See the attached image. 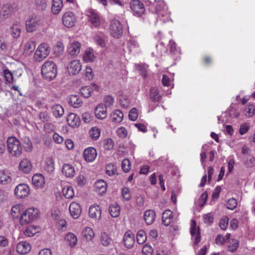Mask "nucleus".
<instances>
[{
	"instance_id": "4",
	"label": "nucleus",
	"mask_w": 255,
	"mask_h": 255,
	"mask_svg": "<svg viewBox=\"0 0 255 255\" xmlns=\"http://www.w3.org/2000/svg\"><path fill=\"white\" fill-rule=\"evenodd\" d=\"M50 49L46 43L40 44L35 50L34 59L35 61L41 62L46 58L49 54Z\"/></svg>"
},
{
	"instance_id": "44",
	"label": "nucleus",
	"mask_w": 255,
	"mask_h": 255,
	"mask_svg": "<svg viewBox=\"0 0 255 255\" xmlns=\"http://www.w3.org/2000/svg\"><path fill=\"white\" fill-rule=\"evenodd\" d=\"M36 43L32 40H28L24 45L23 49L26 53H31L35 49Z\"/></svg>"
},
{
	"instance_id": "59",
	"label": "nucleus",
	"mask_w": 255,
	"mask_h": 255,
	"mask_svg": "<svg viewBox=\"0 0 255 255\" xmlns=\"http://www.w3.org/2000/svg\"><path fill=\"white\" fill-rule=\"evenodd\" d=\"M129 118L132 121H135L138 117L137 109L133 108L130 110L128 115Z\"/></svg>"
},
{
	"instance_id": "33",
	"label": "nucleus",
	"mask_w": 255,
	"mask_h": 255,
	"mask_svg": "<svg viewBox=\"0 0 255 255\" xmlns=\"http://www.w3.org/2000/svg\"><path fill=\"white\" fill-rule=\"evenodd\" d=\"M52 113L56 118L62 117L64 113L63 108L59 104H55L51 107Z\"/></svg>"
},
{
	"instance_id": "23",
	"label": "nucleus",
	"mask_w": 255,
	"mask_h": 255,
	"mask_svg": "<svg viewBox=\"0 0 255 255\" xmlns=\"http://www.w3.org/2000/svg\"><path fill=\"white\" fill-rule=\"evenodd\" d=\"M12 181L11 173L8 171L0 170V184L6 185Z\"/></svg>"
},
{
	"instance_id": "57",
	"label": "nucleus",
	"mask_w": 255,
	"mask_h": 255,
	"mask_svg": "<svg viewBox=\"0 0 255 255\" xmlns=\"http://www.w3.org/2000/svg\"><path fill=\"white\" fill-rule=\"evenodd\" d=\"M117 133L121 138H125L128 135V131L124 127H121L117 128Z\"/></svg>"
},
{
	"instance_id": "9",
	"label": "nucleus",
	"mask_w": 255,
	"mask_h": 255,
	"mask_svg": "<svg viewBox=\"0 0 255 255\" xmlns=\"http://www.w3.org/2000/svg\"><path fill=\"white\" fill-rule=\"evenodd\" d=\"M190 233L193 238L194 245H197L201 241L199 227L197 226L195 220H191Z\"/></svg>"
},
{
	"instance_id": "31",
	"label": "nucleus",
	"mask_w": 255,
	"mask_h": 255,
	"mask_svg": "<svg viewBox=\"0 0 255 255\" xmlns=\"http://www.w3.org/2000/svg\"><path fill=\"white\" fill-rule=\"evenodd\" d=\"M172 213L169 210H165L162 214V223L166 226H169L172 221Z\"/></svg>"
},
{
	"instance_id": "2",
	"label": "nucleus",
	"mask_w": 255,
	"mask_h": 255,
	"mask_svg": "<svg viewBox=\"0 0 255 255\" xmlns=\"http://www.w3.org/2000/svg\"><path fill=\"white\" fill-rule=\"evenodd\" d=\"M8 151L14 156H19L22 153V147L19 141L15 137H8L6 141Z\"/></svg>"
},
{
	"instance_id": "17",
	"label": "nucleus",
	"mask_w": 255,
	"mask_h": 255,
	"mask_svg": "<svg viewBox=\"0 0 255 255\" xmlns=\"http://www.w3.org/2000/svg\"><path fill=\"white\" fill-rule=\"evenodd\" d=\"M69 212L74 219H77L81 213V209L80 205L75 202H72L69 206Z\"/></svg>"
},
{
	"instance_id": "37",
	"label": "nucleus",
	"mask_w": 255,
	"mask_h": 255,
	"mask_svg": "<svg viewBox=\"0 0 255 255\" xmlns=\"http://www.w3.org/2000/svg\"><path fill=\"white\" fill-rule=\"evenodd\" d=\"M45 169L49 173H52L55 169L54 160L53 158L49 157L46 159Z\"/></svg>"
},
{
	"instance_id": "54",
	"label": "nucleus",
	"mask_w": 255,
	"mask_h": 255,
	"mask_svg": "<svg viewBox=\"0 0 255 255\" xmlns=\"http://www.w3.org/2000/svg\"><path fill=\"white\" fill-rule=\"evenodd\" d=\"M3 75L5 80L9 83H13L14 79L12 73L8 69L4 70Z\"/></svg>"
},
{
	"instance_id": "7",
	"label": "nucleus",
	"mask_w": 255,
	"mask_h": 255,
	"mask_svg": "<svg viewBox=\"0 0 255 255\" xmlns=\"http://www.w3.org/2000/svg\"><path fill=\"white\" fill-rule=\"evenodd\" d=\"M110 31L111 34L116 38H119L123 33V26L117 19H113L111 23Z\"/></svg>"
},
{
	"instance_id": "24",
	"label": "nucleus",
	"mask_w": 255,
	"mask_h": 255,
	"mask_svg": "<svg viewBox=\"0 0 255 255\" xmlns=\"http://www.w3.org/2000/svg\"><path fill=\"white\" fill-rule=\"evenodd\" d=\"M67 121L69 126L72 127L79 126L81 122L79 117L73 113L69 114L67 118Z\"/></svg>"
},
{
	"instance_id": "14",
	"label": "nucleus",
	"mask_w": 255,
	"mask_h": 255,
	"mask_svg": "<svg viewBox=\"0 0 255 255\" xmlns=\"http://www.w3.org/2000/svg\"><path fill=\"white\" fill-rule=\"evenodd\" d=\"M89 21L95 27L99 26L101 24V17L98 13L94 9L88 11Z\"/></svg>"
},
{
	"instance_id": "52",
	"label": "nucleus",
	"mask_w": 255,
	"mask_h": 255,
	"mask_svg": "<svg viewBox=\"0 0 255 255\" xmlns=\"http://www.w3.org/2000/svg\"><path fill=\"white\" fill-rule=\"evenodd\" d=\"M89 133L90 136L95 140L97 139L100 136L101 131L99 128L97 127H93L92 128L90 131Z\"/></svg>"
},
{
	"instance_id": "1",
	"label": "nucleus",
	"mask_w": 255,
	"mask_h": 255,
	"mask_svg": "<svg viewBox=\"0 0 255 255\" xmlns=\"http://www.w3.org/2000/svg\"><path fill=\"white\" fill-rule=\"evenodd\" d=\"M56 65L52 61H45L41 67V73L43 78L50 81L55 78L57 75Z\"/></svg>"
},
{
	"instance_id": "16",
	"label": "nucleus",
	"mask_w": 255,
	"mask_h": 255,
	"mask_svg": "<svg viewBox=\"0 0 255 255\" xmlns=\"http://www.w3.org/2000/svg\"><path fill=\"white\" fill-rule=\"evenodd\" d=\"M84 157L87 162H92L97 157L96 150L92 147H89L85 149Z\"/></svg>"
},
{
	"instance_id": "19",
	"label": "nucleus",
	"mask_w": 255,
	"mask_h": 255,
	"mask_svg": "<svg viewBox=\"0 0 255 255\" xmlns=\"http://www.w3.org/2000/svg\"><path fill=\"white\" fill-rule=\"evenodd\" d=\"M107 108L103 104H100L95 109V113L96 117L99 119H104L107 116Z\"/></svg>"
},
{
	"instance_id": "49",
	"label": "nucleus",
	"mask_w": 255,
	"mask_h": 255,
	"mask_svg": "<svg viewBox=\"0 0 255 255\" xmlns=\"http://www.w3.org/2000/svg\"><path fill=\"white\" fill-rule=\"evenodd\" d=\"M92 88L91 86H86L82 87L80 89V93L82 96L85 98H88L91 96Z\"/></svg>"
},
{
	"instance_id": "40",
	"label": "nucleus",
	"mask_w": 255,
	"mask_h": 255,
	"mask_svg": "<svg viewBox=\"0 0 255 255\" xmlns=\"http://www.w3.org/2000/svg\"><path fill=\"white\" fill-rule=\"evenodd\" d=\"M35 5L38 10L43 11L47 7V0H35Z\"/></svg>"
},
{
	"instance_id": "25",
	"label": "nucleus",
	"mask_w": 255,
	"mask_h": 255,
	"mask_svg": "<svg viewBox=\"0 0 255 255\" xmlns=\"http://www.w3.org/2000/svg\"><path fill=\"white\" fill-rule=\"evenodd\" d=\"M94 188L96 192L102 195L107 191V183L104 180H99L95 182Z\"/></svg>"
},
{
	"instance_id": "20",
	"label": "nucleus",
	"mask_w": 255,
	"mask_h": 255,
	"mask_svg": "<svg viewBox=\"0 0 255 255\" xmlns=\"http://www.w3.org/2000/svg\"><path fill=\"white\" fill-rule=\"evenodd\" d=\"M81 43L78 41L72 42L68 48V52L71 56L77 55L81 50Z\"/></svg>"
},
{
	"instance_id": "28",
	"label": "nucleus",
	"mask_w": 255,
	"mask_h": 255,
	"mask_svg": "<svg viewBox=\"0 0 255 255\" xmlns=\"http://www.w3.org/2000/svg\"><path fill=\"white\" fill-rule=\"evenodd\" d=\"M62 172L66 177L71 178L75 174V169L71 164H65L63 166Z\"/></svg>"
},
{
	"instance_id": "42",
	"label": "nucleus",
	"mask_w": 255,
	"mask_h": 255,
	"mask_svg": "<svg viewBox=\"0 0 255 255\" xmlns=\"http://www.w3.org/2000/svg\"><path fill=\"white\" fill-rule=\"evenodd\" d=\"M63 193L65 198L71 199L73 197L74 192L73 188L70 186H65L63 188Z\"/></svg>"
},
{
	"instance_id": "38",
	"label": "nucleus",
	"mask_w": 255,
	"mask_h": 255,
	"mask_svg": "<svg viewBox=\"0 0 255 255\" xmlns=\"http://www.w3.org/2000/svg\"><path fill=\"white\" fill-rule=\"evenodd\" d=\"M109 213L113 218L118 217L120 213V207L117 204L111 205L109 207Z\"/></svg>"
},
{
	"instance_id": "62",
	"label": "nucleus",
	"mask_w": 255,
	"mask_h": 255,
	"mask_svg": "<svg viewBox=\"0 0 255 255\" xmlns=\"http://www.w3.org/2000/svg\"><path fill=\"white\" fill-rule=\"evenodd\" d=\"M237 206V200L232 198L230 199L227 202V208L230 210H234L236 208Z\"/></svg>"
},
{
	"instance_id": "26",
	"label": "nucleus",
	"mask_w": 255,
	"mask_h": 255,
	"mask_svg": "<svg viewBox=\"0 0 255 255\" xmlns=\"http://www.w3.org/2000/svg\"><path fill=\"white\" fill-rule=\"evenodd\" d=\"M96 58V56L93 49L87 48L83 56V59L85 62H93Z\"/></svg>"
},
{
	"instance_id": "43",
	"label": "nucleus",
	"mask_w": 255,
	"mask_h": 255,
	"mask_svg": "<svg viewBox=\"0 0 255 255\" xmlns=\"http://www.w3.org/2000/svg\"><path fill=\"white\" fill-rule=\"evenodd\" d=\"M106 172L110 176L118 174L116 166L112 163H109L106 166Z\"/></svg>"
},
{
	"instance_id": "6",
	"label": "nucleus",
	"mask_w": 255,
	"mask_h": 255,
	"mask_svg": "<svg viewBox=\"0 0 255 255\" xmlns=\"http://www.w3.org/2000/svg\"><path fill=\"white\" fill-rule=\"evenodd\" d=\"M26 29L28 32L35 31L37 28L42 25L40 17L38 16H32L26 21Z\"/></svg>"
},
{
	"instance_id": "10",
	"label": "nucleus",
	"mask_w": 255,
	"mask_h": 255,
	"mask_svg": "<svg viewBox=\"0 0 255 255\" xmlns=\"http://www.w3.org/2000/svg\"><path fill=\"white\" fill-rule=\"evenodd\" d=\"M77 18L73 12L67 11L64 13L62 17L63 24L67 27H71L75 25Z\"/></svg>"
},
{
	"instance_id": "27",
	"label": "nucleus",
	"mask_w": 255,
	"mask_h": 255,
	"mask_svg": "<svg viewBox=\"0 0 255 255\" xmlns=\"http://www.w3.org/2000/svg\"><path fill=\"white\" fill-rule=\"evenodd\" d=\"M32 181L37 188H41L45 184L44 178L41 174H34L32 177Z\"/></svg>"
},
{
	"instance_id": "22",
	"label": "nucleus",
	"mask_w": 255,
	"mask_h": 255,
	"mask_svg": "<svg viewBox=\"0 0 255 255\" xmlns=\"http://www.w3.org/2000/svg\"><path fill=\"white\" fill-rule=\"evenodd\" d=\"M31 247L30 245L26 242H21L17 244L16 250L20 254H26L30 252Z\"/></svg>"
},
{
	"instance_id": "21",
	"label": "nucleus",
	"mask_w": 255,
	"mask_h": 255,
	"mask_svg": "<svg viewBox=\"0 0 255 255\" xmlns=\"http://www.w3.org/2000/svg\"><path fill=\"white\" fill-rule=\"evenodd\" d=\"M19 169L24 173H28L32 170V165L30 161L26 159H23L19 165Z\"/></svg>"
},
{
	"instance_id": "8",
	"label": "nucleus",
	"mask_w": 255,
	"mask_h": 255,
	"mask_svg": "<svg viewBox=\"0 0 255 255\" xmlns=\"http://www.w3.org/2000/svg\"><path fill=\"white\" fill-rule=\"evenodd\" d=\"M130 6L133 14L140 16L145 11L143 4L139 0H131L130 2Z\"/></svg>"
},
{
	"instance_id": "30",
	"label": "nucleus",
	"mask_w": 255,
	"mask_h": 255,
	"mask_svg": "<svg viewBox=\"0 0 255 255\" xmlns=\"http://www.w3.org/2000/svg\"><path fill=\"white\" fill-rule=\"evenodd\" d=\"M144 218L147 225H151L155 219V212L152 210H147L144 212Z\"/></svg>"
},
{
	"instance_id": "11",
	"label": "nucleus",
	"mask_w": 255,
	"mask_h": 255,
	"mask_svg": "<svg viewBox=\"0 0 255 255\" xmlns=\"http://www.w3.org/2000/svg\"><path fill=\"white\" fill-rule=\"evenodd\" d=\"M30 193L29 187L25 184L18 185L14 189V194L18 198L27 197Z\"/></svg>"
},
{
	"instance_id": "15",
	"label": "nucleus",
	"mask_w": 255,
	"mask_h": 255,
	"mask_svg": "<svg viewBox=\"0 0 255 255\" xmlns=\"http://www.w3.org/2000/svg\"><path fill=\"white\" fill-rule=\"evenodd\" d=\"M101 213L102 211L100 206L97 204L91 205L89 209L90 217L95 220H98L101 218Z\"/></svg>"
},
{
	"instance_id": "36",
	"label": "nucleus",
	"mask_w": 255,
	"mask_h": 255,
	"mask_svg": "<svg viewBox=\"0 0 255 255\" xmlns=\"http://www.w3.org/2000/svg\"><path fill=\"white\" fill-rule=\"evenodd\" d=\"M65 240L67 243L72 247L75 246L77 242V238L76 236L71 233H69L66 235Z\"/></svg>"
},
{
	"instance_id": "64",
	"label": "nucleus",
	"mask_w": 255,
	"mask_h": 255,
	"mask_svg": "<svg viewBox=\"0 0 255 255\" xmlns=\"http://www.w3.org/2000/svg\"><path fill=\"white\" fill-rule=\"evenodd\" d=\"M122 196L123 198L126 201H128L130 199L131 195L129 192V189L128 188L124 187L123 188Z\"/></svg>"
},
{
	"instance_id": "58",
	"label": "nucleus",
	"mask_w": 255,
	"mask_h": 255,
	"mask_svg": "<svg viewBox=\"0 0 255 255\" xmlns=\"http://www.w3.org/2000/svg\"><path fill=\"white\" fill-rule=\"evenodd\" d=\"M136 70L139 74L144 77L147 76V67L141 65H137L136 66Z\"/></svg>"
},
{
	"instance_id": "48",
	"label": "nucleus",
	"mask_w": 255,
	"mask_h": 255,
	"mask_svg": "<svg viewBox=\"0 0 255 255\" xmlns=\"http://www.w3.org/2000/svg\"><path fill=\"white\" fill-rule=\"evenodd\" d=\"M64 49V45L63 43L61 42H58L56 45L53 48L54 54L57 56L61 55L63 53Z\"/></svg>"
},
{
	"instance_id": "53",
	"label": "nucleus",
	"mask_w": 255,
	"mask_h": 255,
	"mask_svg": "<svg viewBox=\"0 0 255 255\" xmlns=\"http://www.w3.org/2000/svg\"><path fill=\"white\" fill-rule=\"evenodd\" d=\"M114 102V98L112 96L108 95L105 97L103 104L107 108L113 105Z\"/></svg>"
},
{
	"instance_id": "12",
	"label": "nucleus",
	"mask_w": 255,
	"mask_h": 255,
	"mask_svg": "<svg viewBox=\"0 0 255 255\" xmlns=\"http://www.w3.org/2000/svg\"><path fill=\"white\" fill-rule=\"evenodd\" d=\"M155 10L159 17H168L169 12L167 6L163 1H159L155 4Z\"/></svg>"
},
{
	"instance_id": "35",
	"label": "nucleus",
	"mask_w": 255,
	"mask_h": 255,
	"mask_svg": "<svg viewBox=\"0 0 255 255\" xmlns=\"http://www.w3.org/2000/svg\"><path fill=\"white\" fill-rule=\"evenodd\" d=\"M111 118L113 122L119 123L122 121L124 118V114L119 110H116L112 114Z\"/></svg>"
},
{
	"instance_id": "3",
	"label": "nucleus",
	"mask_w": 255,
	"mask_h": 255,
	"mask_svg": "<svg viewBox=\"0 0 255 255\" xmlns=\"http://www.w3.org/2000/svg\"><path fill=\"white\" fill-rule=\"evenodd\" d=\"M38 210L36 208H29L26 209L21 215L20 223L21 225H25L37 218Z\"/></svg>"
},
{
	"instance_id": "56",
	"label": "nucleus",
	"mask_w": 255,
	"mask_h": 255,
	"mask_svg": "<svg viewBox=\"0 0 255 255\" xmlns=\"http://www.w3.org/2000/svg\"><path fill=\"white\" fill-rule=\"evenodd\" d=\"M128 48L129 51H134L139 47V44L135 40H130L128 42Z\"/></svg>"
},
{
	"instance_id": "41",
	"label": "nucleus",
	"mask_w": 255,
	"mask_h": 255,
	"mask_svg": "<svg viewBox=\"0 0 255 255\" xmlns=\"http://www.w3.org/2000/svg\"><path fill=\"white\" fill-rule=\"evenodd\" d=\"M83 235L88 241H92L95 236L94 231L89 227H86L83 230Z\"/></svg>"
},
{
	"instance_id": "45",
	"label": "nucleus",
	"mask_w": 255,
	"mask_h": 255,
	"mask_svg": "<svg viewBox=\"0 0 255 255\" xmlns=\"http://www.w3.org/2000/svg\"><path fill=\"white\" fill-rule=\"evenodd\" d=\"M39 229L37 227L30 226L28 227L24 232V234L26 237H32L38 233Z\"/></svg>"
},
{
	"instance_id": "18",
	"label": "nucleus",
	"mask_w": 255,
	"mask_h": 255,
	"mask_svg": "<svg viewBox=\"0 0 255 255\" xmlns=\"http://www.w3.org/2000/svg\"><path fill=\"white\" fill-rule=\"evenodd\" d=\"M123 241L127 248H131L135 242L134 234L130 231L127 232L124 237Z\"/></svg>"
},
{
	"instance_id": "34",
	"label": "nucleus",
	"mask_w": 255,
	"mask_h": 255,
	"mask_svg": "<svg viewBox=\"0 0 255 255\" xmlns=\"http://www.w3.org/2000/svg\"><path fill=\"white\" fill-rule=\"evenodd\" d=\"M69 103L74 108H77L82 106V101L77 95H71L69 99Z\"/></svg>"
},
{
	"instance_id": "13",
	"label": "nucleus",
	"mask_w": 255,
	"mask_h": 255,
	"mask_svg": "<svg viewBox=\"0 0 255 255\" xmlns=\"http://www.w3.org/2000/svg\"><path fill=\"white\" fill-rule=\"evenodd\" d=\"M67 70L70 74L73 75L78 74L82 69V64L78 60L71 61L68 65Z\"/></svg>"
},
{
	"instance_id": "5",
	"label": "nucleus",
	"mask_w": 255,
	"mask_h": 255,
	"mask_svg": "<svg viewBox=\"0 0 255 255\" xmlns=\"http://www.w3.org/2000/svg\"><path fill=\"white\" fill-rule=\"evenodd\" d=\"M16 7L14 4L5 3L2 5L0 11V20H5L16 11Z\"/></svg>"
},
{
	"instance_id": "60",
	"label": "nucleus",
	"mask_w": 255,
	"mask_h": 255,
	"mask_svg": "<svg viewBox=\"0 0 255 255\" xmlns=\"http://www.w3.org/2000/svg\"><path fill=\"white\" fill-rule=\"evenodd\" d=\"M153 251V249L150 245L146 244L142 248V253L144 255H151Z\"/></svg>"
},
{
	"instance_id": "29",
	"label": "nucleus",
	"mask_w": 255,
	"mask_h": 255,
	"mask_svg": "<svg viewBox=\"0 0 255 255\" xmlns=\"http://www.w3.org/2000/svg\"><path fill=\"white\" fill-rule=\"evenodd\" d=\"M21 33V26L19 23H13L10 27V34L13 38H17Z\"/></svg>"
},
{
	"instance_id": "39",
	"label": "nucleus",
	"mask_w": 255,
	"mask_h": 255,
	"mask_svg": "<svg viewBox=\"0 0 255 255\" xmlns=\"http://www.w3.org/2000/svg\"><path fill=\"white\" fill-rule=\"evenodd\" d=\"M101 244L106 247L110 246L113 242V240L106 233H103L101 237Z\"/></svg>"
},
{
	"instance_id": "63",
	"label": "nucleus",
	"mask_w": 255,
	"mask_h": 255,
	"mask_svg": "<svg viewBox=\"0 0 255 255\" xmlns=\"http://www.w3.org/2000/svg\"><path fill=\"white\" fill-rule=\"evenodd\" d=\"M203 219L205 223L210 225L213 221L214 217L211 213H208L203 216Z\"/></svg>"
},
{
	"instance_id": "50",
	"label": "nucleus",
	"mask_w": 255,
	"mask_h": 255,
	"mask_svg": "<svg viewBox=\"0 0 255 255\" xmlns=\"http://www.w3.org/2000/svg\"><path fill=\"white\" fill-rule=\"evenodd\" d=\"M146 240V235L145 232L143 230L139 231L136 235L137 242L142 245L145 243Z\"/></svg>"
},
{
	"instance_id": "51",
	"label": "nucleus",
	"mask_w": 255,
	"mask_h": 255,
	"mask_svg": "<svg viewBox=\"0 0 255 255\" xmlns=\"http://www.w3.org/2000/svg\"><path fill=\"white\" fill-rule=\"evenodd\" d=\"M21 206L20 205H15L13 206L11 209V215L14 218H18L20 214Z\"/></svg>"
},
{
	"instance_id": "55",
	"label": "nucleus",
	"mask_w": 255,
	"mask_h": 255,
	"mask_svg": "<svg viewBox=\"0 0 255 255\" xmlns=\"http://www.w3.org/2000/svg\"><path fill=\"white\" fill-rule=\"evenodd\" d=\"M122 167L125 172L129 171L131 169V163L129 160L126 158L123 159L122 162Z\"/></svg>"
},
{
	"instance_id": "61",
	"label": "nucleus",
	"mask_w": 255,
	"mask_h": 255,
	"mask_svg": "<svg viewBox=\"0 0 255 255\" xmlns=\"http://www.w3.org/2000/svg\"><path fill=\"white\" fill-rule=\"evenodd\" d=\"M247 113V116L248 117H252L255 113V107L252 105L250 104L248 105V107L245 109Z\"/></svg>"
},
{
	"instance_id": "32",
	"label": "nucleus",
	"mask_w": 255,
	"mask_h": 255,
	"mask_svg": "<svg viewBox=\"0 0 255 255\" xmlns=\"http://www.w3.org/2000/svg\"><path fill=\"white\" fill-rule=\"evenodd\" d=\"M62 0H53L51 10L54 14H58L63 7Z\"/></svg>"
},
{
	"instance_id": "47",
	"label": "nucleus",
	"mask_w": 255,
	"mask_h": 255,
	"mask_svg": "<svg viewBox=\"0 0 255 255\" xmlns=\"http://www.w3.org/2000/svg\"><path fill=\"white\" fill-rule=\"evenodd\" d=\"M150 98L153 101H158L160 100L161 96L158 90L156 88H152L150 92Z\"/></svg>"
},
{
	"instance_id": "46",
	"label": "nucleus",
	"mask_w": 255,
	"mask_h": 255,
	"mask_svg": "<svg viewBox=\"0 0 255 255\" xmlns=\"http://www.w3.org/2000/svg\"><path fill=\"white\" fill-rule=\"evenodd\" d=\"M239 242L238 240L232 239L230 241V245L228 246V250L231 252H235L239 247Z\"/></svg>"
}]
</instances>
